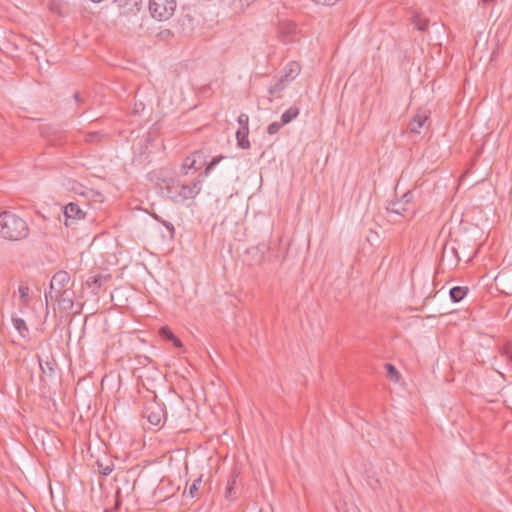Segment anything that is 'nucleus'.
Listing matches in <instances>:
<instances>
[{
	"label": "nucleus",
	"instance_id": "obj_3",
	"mask_svg": "<svg viewBox=\"0 0 512 512\" xmlns=\"http://www.w3.org/2000/svg\"><path fill=\"white\" fill-rule=\"evenodd\" d=\"M70 280L71 277L66 271H58L55 273L51 279L49 291L45 292L46 302L66 295L68 290L66 286L69 284Z\"/></svg>",
	"mask_w": 512,
	"mask_h": 512
},
{
	"label": "nucleus",
	"instance_id": "obj_32",
	"mask_svg": "<svg viewBox=\"0 0 512 512\" xmlns=\"http://www.w3.org/2000/svg\"><path fill=\"white\" fill-rule=\"evenodd\" d=\"M100 139V135L98 132H92L86 135L85 140L87 142H96Z\"/></svg>",
	"mask_w": 512,
	"mask_h": 512
},
{
	"label": "nucleus",
	"instance_id": "obj_25",
	"mask_svg": "<svg viewBox=\"0 0 512 512\" xmlns=\"http://www.w3.org/2000/svg\"><path fill=\"white\" fill-rule=\"evenodd\" d=\"M40 369L44 374H49L50 376L54 373V364L46 361L44 364L40 362Z\"/></svg>",
	"mask_w": 512,
	"mask_h": 512
},
{
	"label": "nucleus",
	"instance_id": "obj_13",
	"mask_svg": "<svg viewBox=\"0 0 512 512\" xmlns=\"http://www.w3.org/2000/svg\"><path fill=\"white\" fill-rule=\"evenodd\" d=\"M96 465L98 467V471L103 476H108L112 473L114 470V464L111 460L105 458V459H98L96 461Z\"/></svg>",
	"mask_w": 512,
	"mask_h": 512
},
{
	"label": "nucleus",
	"instance_id": "obj_2",
	"mask_svg": "<svg viewBox=\"0 0 512 512\" xmlns=\"http://www.w3.org/2000/svg\"><path fill=\"white\" fill-rule=\"evenodd\" d=\"M29 235V228L24 219L5 211L0 214V237L10 241H20Z\"/></svg>",
	"mask_w": 512,
	"mask_h": 512
},
{
	"label": "nucleus",
	"instance_id": "obj_36",
	"mask_svg": "<svg viewBox=\"0 0 512 512\" xmlns=\"http://www.w3.org/2000/svg\"><path fill=\"white\" fill-rule=\"evenodd\" d=\"M353 512H357V511H353Z\"/></svg>",
	"mask_w": 512,
	"mask_h": 512
},
{
	"label": "nucleus",
	"instance_id": "obj_33",
	"mask_svg": "<svg viewBox=\"0 0 512 512\" xmlns=\"http://www.w3.org/2000/svg\"><path fill=\"white\" fill-rule=\"evenodd\" d=\"M411 199H412L411 192H407L403 195L402 201L404 202L405 206L409 207Z\"/></svg>",
	"mask_w": 512,
	"mask_h": 512
},
{
	"label": "nucleus",
	"instance_id": "obj_18",
	"mask_svg": "<svg viewBox=\"0 0 512 512\" xmlns=\"http://www.w3.org/2000/svg\"><path fill=\"white\" fill-rule=\"evenodd\" d=\"M20 46L27 51L30 55L35 56V59L38 60V54L41 50V46L38 43H30L26 41H22Z\"/></svg>",
	"mask_w": 512,
	"mask_h": 512
},
{
	"label": "nucleus",
	"instance_id": "obj_7",
	"mask_svg": "<svg viewBox=\"0 0 512 512\" xmlns=\"http://www.w3.org/2000/svg\"><path fill=\"white\" fill-rule=\"evenodd\" d=\"M64 216L66 218L65 225L68 226V220H80L85 217V213L80 209L76 203H69L64 208Z\"/></svg>",
	"mask_w": 512,
	"mask_h": 512
},
{
	"label": "nucleus",
	"instance_id": "obj_35",
	"mask_svg": "<svg viewBox=\"0 0 512 512\" xmlns=\"http://www.w3.org/2000/svg\"><path fill=\"white\" fill-rule=\"evenodd\" d=\"M74 97H75L76 101H79V94L78 93H75Z\"/></svg>",
	"mask_w": 512,
	"mask_h": 512
},
{
	"label": "nucleus",
	"instance_id": "obj_8",
	"mask_svg": "<svg viewBox=\"0 0 512 512\" xmlns=\"http://www.w3.org/2000/svg\"><path fill=\"white\" fill-rule=\"evenodd\" d=\"M387 211L389 214L401 215L403 217H411L413 214V211L410 209V207L405 206L402 200L391 202L387 207Z\"/></svg>",
	"mask_w": 512,
	"mask_h": 512
},
{
	"label": "nucleus",
	"instance_id": "obj_29",
	"mask_svg": "<svg viewBox=\"0 0 512 512\" xmlns=\"http://www.w3.org/2000/svg\"><path fill=\"white\" fill-rule=\"evenodd\" d=\"M448 253H450L451 255H455L456 263L459 261V257L457 256V252H456L455 247H453V246L449 247L448 245H445L444 248H443L442 258L445 259L447 257V255H448Z\"/></svg>",
	"mask_w": 512,
	"mask_h": 512
},
{
	"label": "nucleus",
	"instance_id": "obj_6",
	"mask_svg": "<svg viewBox=\"0 0 512 512\" xmlns=\"http://www.w3.org/2000/svg\"><path fill=\"white\" fill-rule=\"evenodd\" d=\"M296 28V24L293 22H282L279 26V37L281 41L284 43L295 41Z\"/></svg>",
	"mask_w": 512,
	"mask_h": 512
},
{
	"label": "nucleus",
	"instance_id": "obj_27",
	"mask_svg": "<svg viewBox=\"0 0 512 512\" xmlns=\"http://www.w3.org/2000/svg\"><path fill=\"white\" fill-rule=\"evenodd\" d=\"M413 24L419 30H425L427 28V21L421 19L419 16L413 17Z\"/></svg>",
	"mask_w": 512,
	"mask_h": 512
},
{
	"label": "nucleus",
	"instance_id": "obj_5",
	"mask_svg": "<svg viewBox=\"0 0 512 512\" xmlns=\"http://www.w3.org/2000/svg\"><path fill=\"white\" fill-rule=\"evenodd\" d=\"M429 117L425 111H419L409 122L408 130L411 133L421 134L429 127Z\"/></svg>",
	"mask_w": 512,
	"mask_h": 512
},
{
	"label": "nucleus",
	"instance_id": "obj_4",
	"mask_svg": "<svg viewBox=\"0 0 512 512\" xmlns=\"http://www.w3.org/2000/svg\"><path fill=\"white\" fill-rule=\"evenodd\" d=\"M149 12L158 21L170 19L176 10V0H150Z\"/></svg>",
	"mask_w": 512,
	"mask_h": 512
},
{
	"label": "nucleus",
	"instance_id": "obj_14",
	"mask_svg": "<svg viewBox=\"0 0 512 512\" xmlns=\"http://www.w3.org/2000/svg\"><path fill=\"white\" fill-rule=\"evenodd\" d=\"M299 63L292 61L287 64L285 74L282 76L287 82L293 80L300 73Z\"/></svg>",
	"mask_w": 512,
	"mask_h": 512
},
{
	"label": "nucleus",
	"instance_id": "obj_21",
	"mask_svg": "<svg viewBox=\"0 0 512 512\" xmlns=\"http://www.w3.org/2000/svg\"><path fill=\"white\" fill-rule=\"evenodd\" d=\"M284 82H287L283 77H281L275 84L271 85L269 89V93L272 96L280 93L284 88Z\"/></svg>",
	"mask_w": 512,
	"mask_h": 512
},
{
	"label": "nucleus",
	"instance_id": "obj_28",
	"mask_svg": "<svg viewBox=\"0 0 512 512\" xmlns=\"http://www.w3.org/2000/svg\"><path fill=\"white\" fill-rule=\"evenodd\" d=\"M87 283L90 287L94 286V288L98 289L102 286V277L101 276L90 277L89 280L87 281Z\"/></svg>",
	"mask_w": 512,
	"mask_h": 512
},
{
	"label": "nucleus",
	"instance_id": "obj_11",
	"mask_svg": "<svg viewBox=\"0 0 512 512\" xmlns=\"http://www.w3.org/2000/svg\"><path fill=\"white\" fill-rule=\"evenodd\" d=\"M249 128L248 127H240L236 132V138L238 146L242 149H248L250 147V142L248 140Z\"/></svg>",
	"mask_w": 512,
	"mask_h": 512
},
{
	"label": "nucleus",
	"instance_id": "obj_26",
	"mask_svg": "<svg viewBox=\"0 0 512 512\" xmlns=\"http://www.w3.org/2000/svg\"><path fill=\"white\" fill-rule=\"evenodd\" d=\"M283 126V124L281 122H272L271 124H269V126L267 127V133L269 135H274L276 133L279 132V130L281 129V127Z\"/></svg>",
	"mask_w": 512,
	"mask_h": 512
},
{
	"label": "nucleus",
	"instance_id": "obj_10",
	"mask_svg": "<svg viewBox=\"0 0 512 512\" xmlns=\"http://www.w3.org/2000/svg\"><path fill=\"white\" fill-rule=\"evenodd\" d=\"M197 158H200V152H195L186 157L181 165V171L184 175H188L190 170H197Z\"/></svg>",
	"mask_w": 512,
	"mask_h": 512
},
{
	"label": "nucleus",
	"instance_id": "obj_23",
	"mask_svg": "<svg viewBox=\"0 0 512 512\" xmlns=\"http://www.w3.org/2000/svg\"><path fill=\"white\" fill-rule=\"evenodd\" d=\"M385 368L387 370V373H388V377L393 380V381H398L399 379V373L398 371L396 370V368L390 364V363H386L385 364Z\"/></svg>",
	"mask_w": 512,
	"mask_h": 512
},
{
	"label": "nucleus",
	"instance_id": "obj_22",
	"mask_svg": "<svg viewBox=\"0 0 512 512\" xmlns=\"http://www.w3.org/2000/svg\"><path fill=\"white\" fill-rule=\"evenodd\" d=\"M160 332L163 336H165L169 340L173 341L176 346H181L180 340L175 337V335L172 333V331L169 328L163 327V328H161Z\"/></svg>",
	"mask_w": 512,
	"mask_h": 512
},
{
	"label": "nucleus",
	"instance_id": "obj_30",
	"mask_svg": "<svg viewBox=\"0 0 512 512\" xmlns=\"http://www.w3.org/2000/svg\"><path fill=\"white\" fill-rule=\"evenodd\" d=\"M249 117L246 114H240L238 117V123L240 127H248Z\"/></svg>",
	"mask_w": 512,
	"mask_h": 512
},
{
	"label": "nucleus",
	"instance_id": "obj_16",
	"mask_svg": "<svg viewBox=\"0 0 512 512\" xmlns=\"http://www.w3.org/2000/svg\"><path fill=\"white\" fill-rule=\"evenodd\" d=\"M300 113V109L296 106H292L289 109H287L282 115H281V123L283 125H286L290 123L293 119H295Z\"/></svg>",
	"mask_w": 512,
	"mask_h": 512
},
{
	"label": "nucleus",
	"instance_id": "obj_19",
	"mask_svg": "<svg viewBox=\"0 0 512 512\" xmlns=\"http://www.w3.org/2000/svg\"><path fill=\"white\" fill-rule=\"evenodd\" d=\"M56 300L59 302V306L62 307L63 309H71L74 305L71 297V292L69 290H67L66 295L59 296Z\"/></svg>",
	"mask_w": 512,
	"mask_h": 512
},
{
	"label": "nucleus",
	"instance_id": "obj_17",
	"mask_svg": "<svg viewBox=\"0 0 512 512\" xmlns=\"http://www.w3.org/2000/svg\"><path fill=\"white\" fill-rule=\"evenodd\" d=\"M146 418L154 426H159L162 422L163 413L160 408L157 409V411H149V409L146 410Z\"/></svg>",
	"mask_w": 512,
	"mask_h": 512
},
{
	"label": "nucleus",
	"instance_id": "obj_9",
	"mask_svg": "<svg viewBox=\"0 0 512 512\" xmlns=\"http://www.w3.org/2000/svg\"><path fill=\"white\" fill-rule=\"evenodd\" d=\"M237 478H238V473L236 471H234L231 473V475L229 476V478L227 480V485H226V489H225V498L229 501H232V500L236 499V497H237V489H236Z\"/></svg>",
	"mask_w": 512,
	"mask_h": 512
},
{
	"label": "nucleus",
	"instance_id": "obj_15",
	"mask_svg": "<svg viewBox=\"0 0 512 512\" xmlns=\"http://www.w3.org/2000/svg\"><path fill=\"white\" fill-rule=\"evenodd\" d=\"M12 323L15 330L22 338H26L29 335V329L25 320L19 317H12Z\"/></svg>",
	"mask_w": 512,
	"mask_h": 512
},
{
	"label": "nucleus",
	"instance_id": "obj_24",
	"mask_svg": "<svg viewBox=\"0 0 512 512\" xmlns=\"http://www.w3.org/2000/svg\"><path fill=\"white\" fill-rule=\"evenodd\" d=\"M201 483V478H197L193 481V483L190 485L188 489V494L191 498H194L198 494L199 485Z\"/></svg>",
	"mask_w": 512,
	"mask_h": 512
},
{
	"label": "nucleus",
	"instance_id": "obj_1",
	"mask_svg": "<svg viewBox=\"0 0 512 512\" xmlns=\"http://www.w3.org/2000/svg\"><path fill=\"white\" fill-rule=\"evenodd\" d=\"M224 158L222 155L214 157L205 171L190 184H183L175 180L167 182L165 186L167 197L175 203H183L186 200L194 199L201 192L203 178L207 177Z\"/></svg>",
	"mask_w": 512,
	"mask_h": 512
},
{
	"label": "nucleus",
	"instance_id": "obj_31",
	"mask_svg": "<svg viewBox=\"0 0 512 512\" xmlns=\"http://www.w3.org/2000/svg\"><path fill=\"white\" fill-rule=\"evenodd\" d=\"M141 1L142 0H116V2H118L119 6H124V5H128V4L137 6L138 4L141 3Z\"/></svg>",
	"mask_w": 512,
	"mask_h": 512
},
{
	"label": "nucleus",
	"instance_id": "obj_12",
	"mask_svg": "<svg viewBox=\"0 0 512 512\" xmlns=\"http://www.w3.org/2000/svg\"><path fill=\"white\" fill-rule=\"evenodd\" d=\"M468 291L469 289L466 286H455L450 289L449 295L453 302L458 303L464 299Z\"/></svg>",
	"mask_w": 512,
	"mask_h": 512
},
{
	"label": "nucleus",
	"instance_id": "obj_20",
	"mask_svg": "<svg viewBox=\"0 0 512 512\" xmlns=\"http://www.w3.org/2000/svg\"><path fill=\"white\" fill-rule=\"evenodd\" d=\"M20 301L24 306H28L30 302L29 292L30 289L27 285H20L18 287Z\"/></svg>",
	"mask_w": 512,
	"mask_h": 512
},
{
	"label": "nucleus",
	"instance_id": "obj_34",
	"mask_svg": "<svg viewBox=\"0 0 512 512\" xmlns=\"http://www.w3.org/2000/svg\"><path fill=\"white\" fill-rule=\"evenodd\" d=\"M507 358L512 361V351L509 348L506 349Z\"/></svg>",
	"mask_w": 512,
	"mask_h": 512
}]
</instances>
